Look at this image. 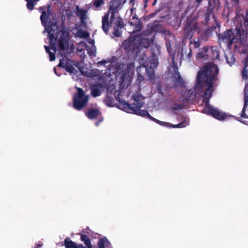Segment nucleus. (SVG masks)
<instances>
[{"label":"nucleus","instance_id":"9d476101","mask_svg":"<svg viewBox=\"0 0 248 248\" xmlns=\"http://www.w3.org/2000/svg\"><path fill=\"white\" fill-rule=\"evenodd\" d=\"M185 32L187 37L192 38L195 33L200 32V28L196 21L192 22L188 19L185 28Z\"/></svg>","mask_w":248,"mask_h":248},{"label":"nucleus","instance_id":"1a4fd4ad","mask_svg":"<svg viewBox=\"0 0 248 248\" xmlns=\"http://www.w3.org/2000/svg\"><path fill=\"white\" fill-rule=\"evenodd\" d=\"M140 25L139 23L138 24H136L135 29L133 31V33H136L137 31H140ZM133 35L134 34L131 35L130 38L125 40L122 45V48L127 52L132 50H135L136 49L138 48L137 42L139 40V37H133Z\"/></svg>","mask_w":248,"mask_h":248},{"label":"nucleus","instance_id":"2f4dec72","mask_svg":"<svg viewBox=\"0 0 248 248\" xmlns=\"http://www.w3.org/2000/svg\"><path fill=\"white\" fill-rule=\"evenodd\" d=\"M202 0H196V2L198 3V5H199Z\"/></svg>","mask_w":248,"mask_h":248},{"label":"nucleus","instance_id":"423d86ee","mask_svg":"<svg viewBox=\"0 0 248 248\" xmlns=\"http://www.w3.org/2000/svg\"><path fill=\"white\" fill-rule=\"evenodd\" d=\"M158 64L157 60L155 56H152L150 59L145 61L143 64L139 66L137 71L138 75L137 81L140 82L143 80L144 77L142 75L146 73L151 82L154 83V69Z\"/></svg>","mask_w":248,"mask_h":248},{"label":"nucleus","instance_id":"f03ea898","mask_svg":"<svg viewBox=\"0 0 248 248\" xmlns=\"http://www.w3.org/2000/svg\"><path fill=\"white\" fill-rule=\"evenodd\" d=\"M218 72V69L215 64L210 63L207 64L198 72L194 89L182 92V95L186 100H192L205 91L203 95V102L205 105L202 109L203 113L211 115L219 121H224L233 116L209 104L212 93L214 89V84L217 79Z\"/></svg>","mask_w":248,"mask_h":248},{"label":"nucleus","instance_id":"a19ab883","mask_svg":"<svg viewBox=\"0 0 248 248\" xmlns=\"http://www.w3.org/2000/svg\"><path fill=\"white\" fill-rule=\"evenodd\" d=\"M148 0H145V2L146 3L147 2Z\"/></svg>","mask_w":248,"mask_h":248},{"label":"nucleus","instance_id":"c756f323","mask_svg":"<svg viewBox=\"0 0 248 248\" xmlns=\"http://www.w3.org/2000/svg\"><path fill=\"white\" fill-rule=\"evenodd\" d=\"M135 1V0H130V2H129V4L131 5V6H133V4H134V2Z\"/></svg>","mask_w":248,"mask_h":248},{"label":"nucleus","instance_id":"6ab92c4d","mask_svg":"<svg viewBox=\"0 0 248 248\" xmlns=\"http://www.w3.org/2000/svg\"><path fill=\"white\" fill-rule=\"evenodd\" d=\"M115 24L116 26L114 27L113 33L115 36L119 37L121 35L122 32V24L121 19H116L115 21Z\"/></svg>","mask_w":248,"mask_h":248},{"label":"nucleus","instance_id":"f704fd0d","mask_svg":"<svg viewBox=\"0 0 248 248\" xmlns=\"http://www.w3.org/2000/svg\"><path fill=\"white\" fill-rule=\"evenodd\" d=\"M42 246V244H39L37 245V247H35V248H38V247H41Z\"/></svg>","mask_w":248,"mask_h":248},{"label":"nucleus","instance_id":"c9c22d12","mask_svg":"<svg viewBox=\"0 0 248 248\" xmlns=\"http://www.w3.org/2000/svg\"><path fill=\"white\" fill-rule=\"evenodd\" d=\"M156 1H157V0H154V2H153V5H155V4L156 3Z\"/></svg>","mask_w":248,"mask_h":248},{"label":"nucleus","instance_id":"9b49d317","mask_svg":"<svg viewBox=\"0 0 248 248\" xmlns=\"http://www.w3.org/2000/svg\"><path fill=\"white\" fill-rule=\"evenodd\" d=\"M209 7L207 9L206 12L204 15V23H207L209 20V16L212 15L213 9L216 6H217L219 1L218 0H209Z\"/></svg>","mask_w":248,"mask_h":248},{"label":"nucleus","instance_id":"4468645a","mask_svg":"<svg viewBox=\"0 0 248 248\" xmlns=\"http://www.w3.org/2000/svg\"><path fill=\"white\" fill-rule=\"evenodd\" d=\"M98 248H111V245L108 239L104 237L100 238L97 242ZM86 248H93L92 244L86 246Z\"/></svg>","mask_w":248,"mask_h":248},{"label":"nucleus","instance_id":"20e7f679","mask_svg":"<svg viewBox=\"0 0 248 248\" xmlns=\"http://www.w3.org/2000/svg\"><path fill=\"white\" fill-rule=\"evenodd\" d=\"M234 24L235 30H229L219 34V45L225 46L228 48L236 42L248 46V12L245 16L237 14Z\"/></svg>","mask_w":248,"mask_h":248},{"label":"nucleus","instance_id":"b1692460","mask_svg":"<svg viewBox=\"0 0 248 248\" xmlns=\"http://www.w3.org/2000/svg\"><path fill=\"white\" fill-rule=\"evenodd\" d=\"M27 1V7L29 10H32L35 3L39 0H26Z\"/></svg>","mask_w":248,"mask_h":248},{"label":"nucleus","instance_id":"a878e982","mask_svg":"<svg viewBox=\"0 0 248 248\" xmlns=\"http://www.w3.org/2000/svg\"><path fill=\"white\" fill-rule=\"evenodd\" d=\"M81 42L79 43L77 47V51L78 52L82 53V54L80 55V56L81 57H84L85 56V54L84 53V48L85 47V46H84L83 44L81 45L80 44Z\"/></svg>","mask_w":248,"mask_h":248},{"label":"nucleus","instance_id":"4c0bfd02","mask_svg":"<svg viewBox=\"0 0 248 248\" xmlns=\"http://www.w3.org/2000/svg\"><path fill=\"white\" fill-rule=\"evenodd\" d=\"M133 10H134V8H131V12L132 13L133 11Z\"/></svg>","mask_w":248,"mask_h":248},{"label":"nucleus","instance_id":"6e6552de","mask_svg":"<svg viewBox=\"0 0 248 248\" xmlns=\"http://www.w3.org/2000/svg\"><path fill=\"white\" fill-rule=\"evenodd\" d=\"M78 93L73 98V106L77 110H80L86 105L88 102V96L85 95L83 90L79 88H77Z\"/></svg>","mask_w":248,"mask_h":248},{"label":"nucleus","instance_id":"dca6fc26","mask_svg":"<svg viewBox=\"0 0 248 248\" xmlns=\"http://www.w3.org/2000/svg\"><path fill=\"white\" fill-rule=\"evenodd\" d=\"M73 33L75 37H79L80 38H87L89 36V33L85 31L79 30V27L76 26L73 30Z\"/></svg>","mask_w":248,"mask_h":248},{"label":"nucleus","instance_id":"412c9836","mask_svg":"<svg viewBox=\"0 0 248 248\" xmlns=\"http://www.w3.org/2000/svg\"><path fill=\"white\" fill-rule=\"evenodd\" d=\"M248 66V57H247L244 62V68L242 72V77L243 79L248 78V71L247 69Z\"/></svg>","mask_w":248,"mask_h":248},{"label":"nucleus","instance_id":"f3484780","mask_svg":"<svg viewBox=\"0 0 248 248\" xmlns=\"http://www.w3.org/2000/svg\"><path fill=\"white\" fill-rule=\"evenodd\" d=\"M136 37H139V40L137 42L138 48L139 47L147 48L150 46L151 41L148 38L141 36H136Z\"/></svg>","mask_w":248,"mask_h":248},{"label":"nucleus","instance_id":"7ed1b4c3","mask_svg":"<svg viewBox=\"0 0 248 248\" xmlns=\"http://www.w3.org/2000/svg\"><path fill=\"white\" fill-rule=\"evenodd\" d=\"M50 6L41 7L42 15L40 19L42 24L45 27V30L43 31L47 32L48 37L49 39L50 47L45 46V48L46 53L48 54L50 61L55 60V53L57 50H59L61 55L65 54V52L68 48V31L66 28L62 27L58 28L56 21L50 22L49 18Z\"/></svg>","mask_w":248,"mask_h":248},{"label":"nucleus","instance_id":"ea45409f","mask_svg":"<svg viewBox=\"0 0 248 248\" xmlns=\"http://www.w3.org/2000/svg\"><path fill=\"white\" fill-rule=\"evenodd\" d=\"M182 53H181V57H182Z\"/></svg>","mask_w":248,"mask_h":248},{"label":"nucleus","instance_id":"7c9ffc66","mask_svg":"<svg viewBox=\"0 0 248 248\" xmlns=\"http://www.w3.org/2000/svg\"><path fill=\"white\" fill-rule=\"evenodd\" d=\"M248 12V11H247L245 13H240V12H239L237 14H239L240 15H244V16H245L246 15V13Z\"/></svg>","mask_w":248,"mask_h":248},{"label":"nucleus","instance_id":"aec40b11","mask_svg":"<svg viewBox=\"0 0 248 248\" xmlns=\"http://www.w3.org/2000/svg\"><path fill=\"white\" fill-rule=\"evenodd\" d=\"M87 117L90 119H93L100 115V112L97 109H92L87 113Z\"/></svg>","mask_w":248,"mask_h":248},{"label":"nucleus","instance_id":"cd10ccee","mask_svg":"<svg viewBox=\"0 0 248 248\" xmlns=\"http://www.w3.org/2000/svg\"><path fill=\"white\" fill-rule=\"evenodd\" d=\"M212 49L213 52H214V55H216V58L217 59H219V53H218V51L217 50V48L212 47Z\"/></svg>","mask_w":248,"mask_h":248},{"label":"nucleus","instance_id":"4be33fe9","mask_svg":"<svg viewBox=\"0 0 248 248\" xmlns=\"http://www.w3.org/2000/svg\"><path fill=\"white\" fill-rule=\"evenodd\" d=\"M208 50V48L204 47L203 48L200 49L198 53L197 57L199 59H204L207 56V53Z\"/></svg>","mask_w":248,"mask_h":248},{"label":"nucleus","instance_id":"bb28decb","mask_svg":"<svg viewBox=\"0 0 248 248\" xmlns=\"http://www.w3.org/2000/svg\"><path fill=\"white\" fill-rule=\"evenodd\" d=\"M81 240L82 241H83L84 243V244L87 246L88 245L91 244V241L90 239L84 234H81Z\"/></svg>","mask_w":248,"mask_h":248},{"label":"nucleus","instance_id":"f257e3e1","mask_svg":"<svg viewBox=\"0 0 248 248\" xmlns=\"http://www.w3.org/2000/svg\"><path fill=\"white\" fill-rule=\"evenodd\" d=\"M77 63L65 57L60 60L59 66L64 68L71 75L75 80L79 79L80 74L89 78H97L100 83L93 85L91 92L93 97L100 95L102 91L107 88L110 94H113L119 101L117 107L127 113H133L142 117H147L159 124L170 128H183L189 124V119H185L178 124H172L168 122H162L152 117L146 110H141L144 104V98L137 92L132 96L134 103L129 104L120 99L121 91L127 88L130 84L134 65L133 62L121 63L117 59L113 57L110 60H102L97 62L96 66L100 67L103 66L107 69H87L85 67L79 68Z\"/></svg>","mask_w":248,"mask_h":248},{"label":"nucleus","instance_id":"393cba45","mask_svg":"<svg viewBox=\"0 0 248 248\" xmlns=\"http://www.w3.org/2000/svg\"><path fill=\"white\" fill-rule=\"evenodd\" d=\"M103 4V0H94L93 1V7L95 8V10H98L99 8Z\"/></svg>","mask_w":248,"mask_h":248},{"label":"nucleus","instance_id":"39448f33","mask_svg":"<svg viewBox=\"0 0 248 248\" xmlns=\"http://www.w3.org/2000/svg\"><path fill=\"white\" fill-rule=\"evenodd\" d=\"M165 39L166 40V45L170 55V58L171 60V66L169 69L170 73L172 75L173 80L175 82V86H180L182 87L184 85V82L180 77V73L178 71V67L176 62L174 54H171V44H173L175 42V38L173 35L170 32H168Z\"/></svg>","mask_w":248,"mask_h":248},{"label":"nucleus","instance_id":"e433bc0d","mask_svg":"<svg viewBox=\"0 0 248 248\" xmlns=\"http://www.w3.org/2000/svg\"><path fill=\"white\" fill-rule=\"evenodd\" d=\"M54 71H55V74L57 75V74L56 71V69H55V68H54ZM58 76H60V75H58Z\"/></svg>","mask_w":248,"mask_h":248},{"label":"nucleus","instance_id":"473e14b6","mask_svg":"<svg viewBox=\"0 0 248 248\" xmlns=\"http://www.w3.org/2000/svg\"><path fill=\"white\" fill-rule=\"evenodd\" d=\"M102 120H101L99 122H96V123H95V125H96V126H98V125H99V123H100V122H102Z\"/></svg>","mask_w":248,"mask_h":248},{"label":"nucleus","instance_id":"0eeeda50","mask_svg":"<svg viewBox=\"0 0 248 248\" xmlns=\"http://www.w3.org/2000/svg\"><path fill=\"white\" fill-rule=\"evenodd\" d=\"M121 6V5H120L119 3L113 0L110 2V6L109 9L108 14L104 16L102 19V29L105 33L108 32L109 29L108 15L110 14L111 15L110 20L111 24H112L114 21L113 18L114 14L117 12L118 8Z\"/></svg>","mask_w":248,"mask_h":248},{"label":"nucleus","instance_id":"5701e85b","mask_svg":"<svg viewBox=\"0 0 248 248\" xmlns=\"http://www.w3.org/2000/svg\"><path fill=\"white\" fill-rule=\"evenodd\" d=\"M226 59L227 61V63L230 65H232L233 63H234L235 60L233 54L230 52L228 55H226L225 56Z\"/></svg>","mask_w":248,"mask_h":248},{"label":"nucleus","instance_id":"a211bd4d","mask_svg":"<svg viewBox=\"0 0 248 248\" xmlns=\"http://www.w3.org/2000/svg\"><path fill=\"white\" fill-rule=\"evenodd\" d=\"M64 246L66 248H86L82 244H77L76 243L71 241L69 238L64 240Z\"/></svg>","mask_w":248,"mask_h":248},{"label":"nucleus","instance_id":"2eb2a0df","mask_svg":"<svg viewBox=\"0 0 248 248\" xmlns=\"http://www.w3.org/2000/svg\"><path fill=\"white\" fill-rule=\"evenodd\" d=\"M248 105V83L246 84L245 89V99L244 105L241 113V117L243 118H248V109H247Z\"/></svg>","mask_w":248,"mask_h":248},{"label":"nucleus","instance_id":"58836bf2","mask_svg":"<svg viewBox=\"0 0 248 248\" xmlns=\"http://www.w3.org/2000/svg\"><path fill=\"white\" fill-rule=\"evenodd\" d=\"M232 0L235 2H237V1H238V0Z\"/></svg>","mask_w":248,"mask_h":248},{"label":"nucleus","instance_id":"f8f14e48","mask_svg":"<svg viewBox=\"0 0 248 248\" xmlns=\"http://www.w3.org/2000/svg\"><path fill=\"white\" fill-rule=\"evenodd\" d=\"M88 42L89 45H87L85 43L83 42H81L80 44L84 45L90 56H95L96 53V47L94 46V40L89 39L88 40Z\"/></svg>","mask_w":248,"mask_h":248},{"label":"nucleus","instance_id":"72a5a7b5","mask_svg":"<svg viewBox=\"0 0 248 248\" xmlns=\"http://www.w3.org/2000/svg\"><path fill=\"white\" fill-rule=\"evenodd\" d=\"M106 104H107L108 106H109V107H112V106L111 105H110V104H109L108 103V101H106Z\"/></svg>","mask_w":248,"mask_h":248},{"label":"nucleus","instance_id":"c85d7f7f","mask_svg":"<svg viewBox=\"0 0 248 248\" xmlns=\"http://www.w3.org/2000/svg\"><path fill=\"white\" fill-rule=\"evenodd\" d=\"M194 45L196 47H198L200 46V44L199 42L197 41L194 42Z\"/></svg>","mask_w":248,"mask_h":248},{"label":"nucleus","instance_id":"ddd939ff","mask_svg":"<svg viewBox=\"0 0 248 248\" xmlns=\"http://www.w3.org/2000/svg\"><path fill=\"white\" fill-rule=\"evenodd\" d=\"M87 12V10L80 8L78 6L76 7V15L79 17L81 24L84 25H86V20L88 18Z\"/></svg>","mask_w":248,"mask_h":248}]
</instances>
